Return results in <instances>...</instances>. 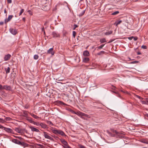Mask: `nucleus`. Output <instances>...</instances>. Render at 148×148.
I'll use <instances>...</instances> for the list:
<instances>
[{"mask_svg": "<svg viewBox=\"0 0 148 148\" xmlns=\"http://www.w3.org/2000/svg\"><path fill=\"white\" fill-rule=\"evenodd\" d=\"M12 141L14 143L16 144H17L21 146H23L24 147H27L28 146V145L27 143H25L24 142H21L19 141L18 140L13 139L12 140Z\"/></svg>", "mask_w": 148, "mask_h": 148, "instance_id": "f257e3e1", "label": "nucleus"}, {"mask_svg": "<svg viewBox=\"0 0 148 148\" xmlns=\"http://www.w3.org/2000/svg\"><path fill=\"white\" fill-rule=\"evenodd\" d=\"M52 132L56 135L60 134L62 136H66V135L64 132L61 130H57L54 128L52 130Z\"/></svg>", "mask_w": 148, "mask_h": 148, "instance_id": "f03ea898", "label": "nucleus"}, {"mask_svg": "<svg viewBox=\"0 0 148 148\" xmlns=\"http://www.w3.org/2000/svg\"><path fill=\"white\" fill-rule=\"evenodd\" d=\"M111 130L114 133H115V134H113L111 133L108 131H107L108 134L111 136L112 137H115L116 136V134L118 136H119V133L117 132L116 130H114L113 129Z\"/></svg>", "mask_w": 148, "mask_h": 148, "instance_id": "7ed1b4c3", "label": "nucleus"}, {"mask_svg": "<svg viewBox=\"0 0 148 148\" xmlns=\"http://www.w3.org/2000/svg\"><path fill=\"white\" fill-rule=\"evenodd\" d=\"M43 133L44 134V136L45 138L49 139L52 141H53V139L49 136L47 132H44Z\"/></svg>", "mask_w": 148, "mask_h": 148, "instance_id": "20e7f679", "label": "nucleus"}, {"mask_svg": "<svg viewBox=\"0 0 148 148\" xmlns=\"http://www.w3.org/2000/svg\"><path fill=\"white\" fill-rule=\"evenodd\" d=\"M15 131L18 133H23L24 132H27V130L25 129H22L19 128H16L15 129Z\"/></svg>", "mask_w": 148, "mask_h": 148, "instance_id": "39448f33", "label": "nucleus"}, {"mask_svg": "<svg viewBox=\"0 0 148 148\" xmlns=\"http://www.w3.org/2000/svg\"><path fill=\"white\" fill-rule=\"evenodd\" d=\"M9 31L11 33L14 35H16L17 33V31L16 29L10 28L9 29Z\"/></svg>", "mask_w": 148, "mask_h": 148, "instance_id": "423d86ee", "label": "nucleus"}, {"mask_svg": "<svg viewBox=\"0 0 148 148\" xmlns=\"http://www.w3.org/2000/svg\"><path fill=\"white\" fill-rule=\"evenodd\" d=\"M47 53L49 54H51L52 56L54 55L55 52L53 51V48H51L49 49L47 51Z\"/></svg>", "mask_w": 148, "mask_h": 148, "instance_id": "0eeeda50", "label": "nucleus"}, {"mask_svg": "<svg viewBox=\"0 0 148 148\" xmlns=\"http://www.w3.org/2000/svg\"><path fill=\"white\" fill-rule=\"evenodd\" d=\"M79 116H85L87 118H90V116L88 115V114H85V113H83L82 112H79ZM81 117L82 118H83V117H82V116H81Z\"/></svg>", "mask_w": 148, "mask_h": 148, "instance_id": "6e6552de", "label": "nucleus"}, {"mask_svg": "<svg viewBox=\"0 0 148 148\" xmlns=\"http://www.w3.org/2000/svg\"><path fill=\"white\" fill-rule=\"evenodd\" d=\"M4 130L7 132L8 133H11L12 134L14 133V132L13 130L9 128L5 127L4 128Z\"/></svg>", "mask_w": 148, "mask_h": 148, "instance_id": "1a4fd4ad", "label": "nucleus"}, {"mask_svg": "<svg viewBox=\"0 0 148 148\" xmlns=\"http://www.w3.org/2000/svg\"><path fill=\"white\" fill-rule=\"evenodd\" d=\"M60 140L62 143L64 145V146H67L68 144V143L64 139L60 138Z\"/></svg>", "mask_w": 148, "mask_h": 148, "instance_id": "9d476101", "label": "nucleus"}, {"mask_svg": "<svg viewBox=\"0 0 148 148\" xmlns=\"http://www.w3.org/2000/svg\"><path fill=\"white\" fill-rule=\"evenodd\" d=\"M3 89H5L7 90L11 91L12 90V88L10 86L4 85L3 86Z\"/></svg>", "mask_w": 148, "mask_h": 148, "instance_id": "9b49d317", "label": "nucleus"}, {"mask_svg": "<svg viewBox=\"0 0 148 148\" xmlns=\"http://www.w3.org/2000/svg\"><path fill=\"white\" fill-rule=\"evenodd\" d=\"M11 57V56L10 54H8L7 55H5L4 58V60L6 61L9 60L10 59Z\"/></svg>", "mask_w": 148, "mask_h": 148, "instance_id": "f8f14e48", "label": "nucleus"}, {"mask_svg": "<svg viewBox=\"0 0 148 148\" xmlns=\"http://www.w3.org/2000/svg\"><path fill=\"white\" fill-rule=\"evenodd\" d=\"M52 35L53 37H60L59 34L57 32H53L52 33Z\"/></svg>", "mask_w": 148, "mask_h": 148, "instance_id": "ddd939ff", "label": "nucleus"}, {"mask_svg": "<svg viewBox=\"0 0 148 148\" xmlns=\"http://www.w3.org/2000/svg\"><path fill=\"white\" fill-rule=\"evenodd\" d=\"M12 15H10L8 16L7 19H5V23H7L13 17Z\"/></svg>", "mask_w": 148, "mask_h": 148, "instance_id": "4468645a", "label": "nucleus"}, {"mask_svg": "<svg viewBox=\"0 0 148 148\" xmlns=\"http://www.w3.org/2000/svg\"><path fill=\"white\" fill-rule=\"evenodd\" d=\"M29 128L30 129H31L32 131H33V132H40L39 130H38V129L34 127H32V126H30L29 127Z\"/></svg>", "mask_w": 148, "mask_h": 148, "instance_id": "2eb2a0df", "label": "nucleus"}, {"mask_svg": "<svg viewBox=\"0 0 148 148\" xmlns=\"http://www.w3.org/2000/svg\"><path fill=\"white\" fill-rule=\"evenodd\" d=\"M83 55L84 56H89V52L88 51L86 50L84 51Z\"/></svg>", "mask_w": 148, "mask_h": 148, "instance_id": "dca6fc26", "label": "nucleus"}, {"mask_svg": "<svg viewBox=\"0 0 148 148\" xmlns=\"http://www.w3.org/2000/svg\"><path fill=\"white\" fill-rule=\"evenodd\" d=\"M140 141L143 143L148 144V140L147 139H142Z\"/></svg>", "mask_w": 148, "mask_h": 148, "instance_id": "f3484780", "label": "nucleus"}, {"mask_svg": "<svg viewBox=\"0 0 148 148\" xmlns=\"http://www.w3.org/2000/svg\"><path fill=\"white\" fill-rule=\"evenodd\" d=\"M40 126L42 127L44 129L46 128H47V125L43 123H40Z\"/></svg>", "mask_w": 148, "mask_h": 148, "instance_id": "a211bd4d", "label": "nucleus"}, {"mask_svg": "<svg viewBox=\"0 0 148 148\" xmlns=\"http://www.w3.org/2000/svg\"><path fill=\"white\" fill-rule=\"evenodd\" d=\"M122 22V21L121 20H118L116 21L114 23V25H115L116 26H117V25L120 24Z\"/></svg>", "mask_w": 148, "mask_h": 148, "instance_id": "6ab92c4d", "label": "nucleus"}, {"mask_svg": "<svg viewBox=\"0 0 148 148\" xmlns=\"http://www.w3.org/2000/svg\"><path fill=\"white\" fill-rule=\"evenodd\" d=\"M6 71V74H8L10 72V69L9 67H8L7 68H5L4 69Z\"/></svg>", "mask_w": 148, "mask_h": 148, "instance_id": "aec40b11", "label": "nucleus"}, {"mask_svg": "<svg viewBox=\"0 0 148 148\" xmlns=\"http://www.w3.org/2000/svg\"><path fill=\"white\" fill-rule=\"evenodd\" d=\"M30 114L32 117H33L35 119H38L39 118V117L38 116L33 114L31 113H30Z\"/></svg>", "mask_w": 148, "mask_h": 148, "instance_id": "412c9836", "label": "nucleus"}, {"mask_svg": "<svg viewBox=\"0 0 148 148\" xmlns=\"http://www.w3.org/2000/svg\"><path fill=\"white\" fill-rule=\"evenodd\" d=\"M112 32H113V31H111V30L109 31L108 32H106L105 34V35H109L111 34H112Z\"/></svg>", "mask_w": 148, "mask_h": 148, "instance_id": "4be33fe9", "label": "nucleus"}, {"mask_svg": "<svg viewBox=\"0 0 148 148\" xmlns=\"http://www.w3.org/2000/svg\"><path fill=\"white\" fill-rule=\"evenodd\" d=\"M27 120L29 121V122L30 123H33L34 122V121H33V120H32V118H28L27 119Z\"/></svg>", "mask_w": 148, "mask_h": 148, "instance_id": "5701e85b", "label": "nucleus"}, {"mask_svg": "<svg viewBox=\"0 0 148 148\" xmlns=\"http://www.w3.org/2000/svg\"><path fill=\"white\" fill-rule=\"evenodd\" d=\"M89 60V58H85L83 59V61L84 62H87Z\"/></svg>", "mask_w": 148, "mask_h": 148, "instance_id": "b1692460", "label": "nucleus"}, {"mask_svg": "<svg viewBox=\"0 0 148 148\" xmlns=\"http://www.w3.org/2000/svg\"><path fill=\"white\" fill-rule=\"evenodd\" d=\"M100 41L102 43L106 42V41L105 38H103L100 39Z\"/></svg>", "mask_w": 148, "mask_h": 148, "instance_id": "393cba45", "label": "nucleus"}, {"mask_svg": "<svg viewBox=\"0 0 148 148\" xmlns=\"http://www.w3.org/2000/svg\"><path fill=\"white\" fill-rule=\"evenodd\" d=\"M46 122L48 124L50 125L53 126V124L50 121L47 120V121Z\"/></svg>", "mask_w": 148, "mask_h": 148, "instance_id": "a878e982", "label": "nucleus"}, {"mask_svg": "<svg viewBox=\"0 0 148 148\" xmlns=\"http://www.w3.org/2000/svg\"><path fill=\"white\" fill-rule=\"evenodd\" d=\"M57 103L58 104H60V105H65V104L64 102L62 101H57Z\"/></svg>", "mask_w": 148, "mask_h": 148, "instance_id": "bb28decb", "label": "nucleus"}, {"mask_svg": "<svg viewBox=\"0 0 148 148\" xmlns=\"http://www.w3.org/2000/svg\"><path fill=\"white\" fill-rule=\"evenodd\" d=\"M105 52L104 51H101L97 53V54L98 55H101L104 54L105 53Z\"/></svg>", "mask_w": 148, "mask_h": 148, "instance_id": "cd10ccee", "label": "nucleus"}, {"mask_svg": "<svg viewBox=\"0 0 148 148\" xmlns=\"http://www.w3.org/2000/svg\"><path fill=\"white\" fill-rule=\"evenodd\" d=\"M85 12V10L83 11L80 13L79 14V16H81L84 14Z\"/></svg>", "mask_w": 148, "mask_h": 148, "instance_id": "c85d7f7f", "label": "nucleus"}, {"mask_svg": "<svg viewBox=\"0 0 148 148\" xmlns=\"http://www.w3.org/2000/svg\"><path fill=\"white\" fill-rule=\"evenodd\" d=\"M113 92L114 93H115L116 95V96L119 97L121 98V96L120 94H119L118 92H116L115 91H113Z\"/></svg>", "mask_w": 148, "mask_h": 148, "instance_id": "c756f323", "label": "nucleus"}, {"mask_svg": "<svg viewBox=\"0 0 148 148\" xmlns=\"http://www.w3.org/2000/svg\"><path fill=\"white\" fill-rule=\"evenodd\" d=\"M105 44H102L99 47H98L97 48H98L97 50H99V49H101L104 46Z\"/></svg>", "mask_w": 148, "mask_h": 148, "instance_id": "7c9ffc66", "label": "nucleus"}, {"mask_svg": "<svg viewBox=\"0 0 148 148\" xmlns=\"http://www.w3.org/2000/svg\"><path fill=\"white\" fill-rule=\"evenodd\" d=\"M119 13V11H115V12L112 13V15H115L118 14Z\"/></svg>", "mask_w": 148, "mask_h": 148, "instance_id": "2f4dec72", "label": "nucleus"}, {"mask_svg": "<svg viewBox=\"0 0 148 148\" xmlns=\"http://www.w3.org/2000/svg\"><path fill=\"white\" fill-rule=\"evenodd\" d=\"M39 56L37 55H35L34 56V58L35 60H37Z\"/></svg>", "mask_w": 148, "mask_h": 148, "instance_id": "473e14b6", "label": "nucleus"}, {"mask_svg": "<svg viewBox=\"0 0 148 148\" xmlns=\"http://www.w3.org/2000/svg\"><path fill=\"white\" fill-rule=\"evenodd\" d=\"M24 11V9H22L20 11V12L19 14V16H20L21 15V14H22V13Z\"/></svg>", "mask_w": 148, "mask_h": 148, "instance_id": "72a5a7b5", "label": "nucleus"}, {"mask_svg": "<svg viewBox=\"0 0 148 148\" xmlns=\"http://www.w3.org/2000/svg\"><path fill=\"white\" fill-rule=\"evenodd\" d=\"M34 124L36 125L37 126H39L40 125V123L38 122H35L34 121V122L33 123Z\"/></svg>", "mask_w": 148, "mask_h": 148, "instance_id": "f704fd0d", "label": "nucleus"}, {"mask_svg": "<svg viewBox=\"0 0 148 148\" xmlns=\"http://www.w3.org/2000/svg\"><path fill=\"white\" fill-rule=\"evenodd\" d=\"M12 119L9 117H7L5 118V120L6 121H10Z\"/></svg>", "mask_w": 148, "mask_h": 148, "instance_id": "c9c22d12", "label": "nucleus"}, {"mask_svg": "<svg viewBox=\"0 0 148 148\" xmlns=\"http://www.w3.org/2000/svg\"><path fill=\"white\" fill-rule=\"evenodd\" d=\"M5 121L2 119L0 118V123H4Z\"/></svg>", "mask_w": 148, "mask_h": 148, "instance_id": "e433bc0d", "label": "nucleus"}, {"mask_svg": "<svg viewBox=\"0 0 148 148\" xmlns=\"http://www.w3.org/2000/svg\"><path fill=\"white\" fill-rule=\"evenodd\" d=\"M68 34V33L66 31H64L63 32V36H66V35Z\"/></svg>", "mask_w": 148, "mask_h": 148, "instance_id": "4c0bfd02", "label": "nucleus"}, {"mask_svg": "<svg viewBox=\"0 0 148 148\" xmlns=\"http://www.w3.org/2000/svg\"><path fill=\"white\" fill-rule=\"evenodd\" d=\"M23 114L27 116L28 115V112L26 111H23Z\"/></svg>", "mask_w": 148, "mask_h": 148, "instance_id": "58836bf2", "label": "nucleus"}, {"mask_svg": "<svg viewBox=\"0 0 148 148\" xmlns=\"http://www.w3.org/2000/svg\"><path fill=\"white\" fill-rule=\"evenodd\" d=\"M79 146L80 148H86L84 146L82 145H79Z\"/></svg>", "mask_w": 148, "mask_h": 148, "instance_id": "ea45409f", "label": "nucleus"}, {"mask_svg": "<svg viewBox=\"0 0 148 148\" xmlns=\"http://www.w3.org/2000/svg\"><path fill=\"white\" fill-rule=\"evenodd\" d=\"M73 35L74 38H75L76 35V32L75 31H73Z\"/></svg>", "mask_w": 148, "mask_h": 148, "instance_id": "a19ab883", "label": "nucleus"}, {"mask_svg": "<svg viewBox=\"0 0 148 148\" xmlns=\"http://www.w3.org/2000/svg\"><path fill=\"white\" fill-rule=\"evenodd\" d=\"M141 48L143 49H147V47L145 45H143L141 46Z\"/></svg>", "mask_w": 148, "mask_h": 148, "instance_id": "79ce46f5", "label": "nucleus"}, {"mask_svg": "<svg viewBox=\"0 0 148 148\" xmlns=\"http://www.w3.org/2000/svg\"><path fill=\"white\" fill-rule=\"evenodd\" d=\"M136 97L138 98V99H143V98H142V97H141L140 96H138V95H136Z\"/></svg>", "mask_w": 148, "mask_h": 148, "instance_id": "37998d69", "label": "nucleus"}, {"mask_svg": "<svg viewBox=\"0 0 148 148\" xmlns=\"http://www.w3.org/2000/svg\"><path fill=\"white\" fill-rule=\"evenodd\" d=\"M73 26L74 27L73 29V30L75 29L76 27H78V26L76 24H74L73 25Z\"/></svg>", "mask_w": 148, "mask_h": 148, "instance_id": "c03bdc74", "label": "nucleus"}, {"mask_svg": "<svg viewBox=\"0 0 148 148\" xmlns=\"http://www.w3.org/2000/svg\"><path fill=\"white\" fill-rule=\"evenodd\" d=\"M115 39H111L108 42V43H110V42H112L113 41H114Z\"/></svg>", "mask_w": 148, "mask_h": 148, "instance_id": "a18cd8bd", "label": "nucleus"}, {"mask_svg": "<svg viewBox=\"0 0 148 148\" xmlns=\"http://www.w3.org/2000/svg\"><path fill=\"white\" fill-rule=\"evenodd\" d=\"M3 86L1 84H0V90L3 89Z\"/></svg>", "mask_w": 148, "mask_h": 148, "instance_id": "49530a36", "label": "nucleus"}, {"mask_svg": "<svg viewBox=\"0 0 148 148\" xmlns=\"http://www.w3.org/2000/svg\"><path fill=\"white\" fill-rule=\"evenodd\" d=\"M142 103L143 104H147V103L146 101H142Z\"/></svg>", "mask_w": 148, "mask_h": 148, "instance_id": "de8ad7c7", "label": "nucleus"}, {"mask_svg": "<svg viewBox=\"0 0 148 148\" xmlns=\"http://www.w3.org/2000/svg\"><path fill=\"white\" fill-rule=\"evenodd\" d=\"M138 62H139L138 61H133L132 62H131V63L134 64V63H137Z\"/></svg>", "mask_w": 148, "mask_h": 148, "instance_id": "09e8293b", "label": "nucleus"}, {"mask_svg": "<svg viewBox=\"0 0 148 148\" xmlns=\"http://www.w3.org/2000/svg\"><path fill=\"white\" fill-rule=\"evenodd\" d=\"M7 2L8 3H12V0H7Z\"/></svg>", "mask_w": 148, "mask_h": 148, "instance_id": "8fccbe9b", "label": "nucleus"}, {"mask_svg": "<svg viewBox=\"0 0 148 148\" xmlns=\"http://www.w3.org/2000/svg\"><path fill=\"white\" fill-rule=\"evenodd\" d=\"M5 127H3L2 125H0V128L3 129L4 130V128Z\"/></svg>", "mask_w": 148, "mask_h": 148, "instance_id": "3c124183", "label": "nucleus"}, {"mask_svg": "<svg viewBox=\"0 0 148 148\" xmlns=\"http://www.w3.org/2000/svg\"><path fill=\"white\" fill-rule=\"evenodd\" d=\"M133 38H134V37L133 36H132V37H128V38L130 40H132V39Z\"/></svg>", "mask_w": 148, "mask_h": 148, "instance_id": "603ef678", "label": "nucleus"}, {"mask_svg": "<svg viewBox=\"0 0 148 148\" xmlns=\"http://www.w3.org/2000/svg\"><path fill=\"white\" fill-rule=\"evenodd\" d=\"M133 38L134 40H136L138 39L137 37H134Z\"/></svg>", "mask_w": 148, "mask_h": 148, "instance_id": "864d4df0", "label": "nucleus"}, {"mask_svg": "<svg viewBox=\"0 0 148 148\" xmlns=\"http://www.w3.org/2000/svg\"><path fill=\"white\" fill-rule=\"evenodd\" d=\"M3 21H1L0 22V25H3Z\"/></svg>", "mask_w": 148, "mask_h": 148, "instance_id": "5fc2aeb1", "label": "nucleus"}, {"mask_svg": "<svg viewBox=\"0 0 148 148\" xmlns=\"http://www.w3.org/2000/svg\"><path fill=\"white\" fill-rule=\"evenodd\" d=\"M42 31L43 32L44 31H45L44 28V27H43L42 28Z\"/></svg>", "mask_w": 148, "mask_h": 148, "instance_id": "6e6d98bb", "label": "nucleus"}, {"mask_svg": "<svg viewBox=\"0 0 148 148\" xmlns=\"http://www.w3.org/2000/svg\"><path fill=\"white\" fill-rule=\"evenodd\" d=\"M18 138L21 140L23 139V138L20 137H18Z\"/></svg>", "mask_w": 148, "mask_h": 148, "instance_id": "4d7b16f0", "label": "nucleus"}, {"mask_svg": "<svg viewBox=\"0 0 148 148\" xmlns=\"http://www.w3.org/2000/svg\"><path fill=\"white\" fill-rule=\"evenodd\" d=\"M22 20L23 21H25V17H23V18H22Z\"/></svg>", "mask_w": 148, "mask_h": 148, "instance_id": "13d9d810", "label": "nucleus"}, {"mask_svg": "<svg viewBox=\"0 0 148 148\" xmlns=\"http://www.w3.org/2000/svg\"><path fill=\"white\" fill-rule=\"evenodd\" d=\"M137 54H138V55H139L141 54V53H140V52H137Z\"/></svg>", "mask_w": 148, "mask_h": 148, "instance_id": "bf43d9fd", "label": "nucleus"}, {"mask_svg": "<svg viewBox=\"0 0 148 148\" xmlns=\"http://www.w3.org/2000/svg\"><path fill=\"white\" fill-rule=\"evenodd\" d=\"M4 12L5 13H6V9H5L4 10Z\"/></svg>", "mask_w": 148, "mask_h": 148, "instance_id": "052dcab7", "label": "nucleus"}, {"mask_svg": "<svg viewBox=\"0 0 148 148\" xmlns=\"http://www.w3.org/2000/svg\"><path fill=\"white\" fill-rule=\"evenodd\" d=\"M146 101L147 102V103H148V99H146Z\"/></svg>", "mask_w": 148, "mask_h": 148, "instance_id": "680f3d73", "label": "nucleus"}, {"mask_svg": "<svg viewBox=\"0 0 148 148\" xmlns=\"http://www.w3.org/2000/svg\"><path fill=\"white\" fill-rule=\"evenodd\" d=\"M146 116L148 118V114H147Z\"/></svg>", "mask_w": 148, "mask_h": 148, "instance_id": "e2e57ef3", "label": "nucleus"}, {"mask_svg": "<svg viewBox=\"0 0 148 148\" xmlns=\"http://www.w3.org/2000/svg\"><path fill=\"white\" fill-rule=\"evenodd\" d=\"M25 108H28V106H25Z\"/></svg>", "mask_w": 148, "mask_h": 148, "instance_id": "0e129e2a", "label": "nucleus"}, {"mask_svg": "<svg viewBox=\"0 0 148 148\" xmlns=\"http://www.w3.org/2000/svg\"><path fill=\"white\" fill-rule=\"evenodd\" d=\"M62 80L61 79H59L58 80V81H62Z\"/></svg>", "mask_w": 148, "mask_h": 148, "instance_id": "69168bd1", "label": "nucleus"}, {"mask_svg": "<svg viewBox=\"0 0 148 148\" xmlns=\"http://www.w3.org/2000/svg\"><path fill=\"white\" fill-rule=\"evenodd\" d=\"M43 32H44V34H45V31H44Z\"/></svg>", "mask_w": 148, "mask_h": 148, "instance_id": "338daca9", "label": "nucleus"}, {"mask_svg": "<svg viewBox=\"0 0 148 148\" xmlns=\"http://www.w3.org/2000/svg\"><path fill=\"white\" fill-rule=\"evenodd\" d=\"M121 91L122 92H124L123 91V90H121Z\"/></svg>", "mask_w": 148, "mask_h": 148, "instance_id": "774afa93", "label": "nucleus"}]
</instances>
